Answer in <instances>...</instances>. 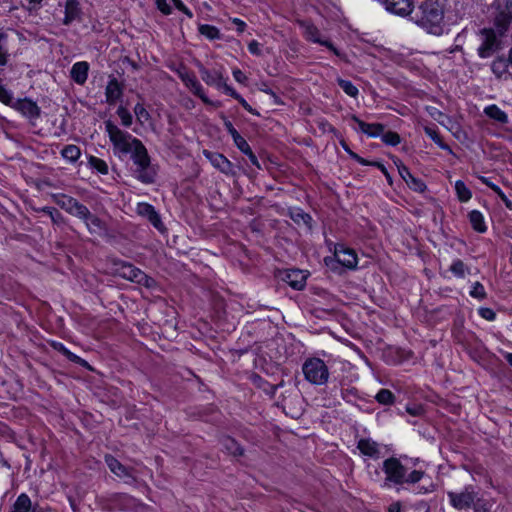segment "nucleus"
I'll use <instances>...</instances> for the list:
<instances>
[{
  "mask_svg": "<svg viewBox=\"0 0 512 512\" xmlns=\"http://www.w3.org/2000/svg\"><path fill=\"white\" fill-rule=\"evenodd\" d=\"M411 20L430 34L440 36L444 32V9L438 0H424L411 13Z\"/></svg>",
  "mask_w": 512,
  "mask_h": 512,
  "instance_id": "nucleus-1",
  "label": "nucleus"
},
{
  "mask_svg": "<svg viewBox=\"0 0 512 512\" xmlns=\"http://www.w3.org/2000/svg\"><path fill=\"white\" fill-rule=\"evenodd\" d=\"M382 470L386 477L384 480L385 487L391 485L402 486L404 484H416L425 475L424 471L413 470L408 473L407 468L401 463L399 458L390 457L383 461Z\"/></svg>",
  "mask_w": 512,
  "mask_h": 512,
  "instance_id": "nucleus-2",
  "label": "nucleus"
},
{
  "mask_svg": "<svg viewBox=\"0 0 512 512\" xmlns=\"http://www.w3.org/2000/svg\"><path fill=\"white\" fill-rule=\"evenodd\" d=\"M305 379L315 385H323L327 383L329 378V370L325 362L320 358H309L302 366Z\"/></svg>",
  "mask_w": 512,
  "mask_h": 512,
  "instance_id": "nucleus-3",
  "label": "nucleus"
},
{
  "mask_svg": "<svg viewBox=\"0 0 512 512\" xmlns=\"http://www.w3.org/2000/svg\"><path fill=\"white\" fill-rule=\"evenodd\" d=\"M104 124L105 131L107 132L115 150L123 154H128L130 151H132L134 146L132 140L137 139L136 137H133L128 132L122 131L111 120H106Z\"/></svg>",
  "mask_w": 512,
  "mask_h": 512,
  "instance_id": "nucleus-4",
  "label": "nucleus"
},
{
  "mask_svg": "<svg viewBox=\"0 0 512 512\" xmlns=\"http://www.w3.org/2000/svg\"><path fill=\"white\" fill-rule=\"evenodd\" d=\"M478 488L473 485H466L459 491H448L447 497L450 505L458 511H469V507L478 492Z\"/></svg>",
  "mask_w": 512,
  "mask_h": 512,
  "instance_id": "nucleus-5",
  "label": "nucleus"
},
{
  "mask_svg": "<svg viewBox=\"0 0 512 512\" xmlns=\"http://www.w3.org/2000/svg\"><path fill=\"white\" fill-rule=\"evenodd\" d=\"M105 464L109 470L118 478L122 479L124 483L132 485L136 483L135 469L123 465L117 458L111 454H106L104 457Z\"/></svg>",
  "mask_w": 512,
  "mask_h": 512,
  "instance_id": "nucleus-6",
  "label": "nucleus"
},
{
  "mask_svg": "<svg viewBox=\"0 0 512 512\" xmlns=\"http://www.w3.org/2000/svg\"><path fill=\"white\" fill-rule=\"evenodd\" d=\"M482 43L478 47L477 52L480 58L491 57L500 47L496 33L492 28H483L480 30Z\"/></svg>",
  "mask_w": 512,
  "mask_h": 512,
  "instance_id": "nucleus-7",
  "label": "nucleus"
},
{
  "mask_svg": "<svg viewBox=\"0 0 512 512\" xmlns=\"http://www.w3.org/2000/svg\"><path fill=\"white\" fill-rule=\"evenodd\" d=\"M297 23L300 26V28L303 29V34L306 40L323 45L327 47L329 50H331L335 55H340L338 49L333 45L332 42L328 40H322L320 38L321 33L319 29L311 21L298 20Z\"/></svg>",
  "mask_w": 512,
  "mask_h": 512,
  "instance_id": "nucleus-8",
  "label": "nucleus"
},
{
  "mask_svg": "<svg viewBox=\"0 0 512 512\" xmlns=\"http://www.w3.org/2000/svg\"><path fill=\"white\" fill-rule=\"evenodd\" d=\"M136 213L138 216L149 221L150 224L159 232L164 233L167 230L162 222L160 214L156 211L153 205L147 202H139L136 206Z\"/></svg>",
  "mask_w": 512,
  "mask_h": 512,
  "instance_id": "nucleus-9",
  "label": "nucleus"
},
{
  "mask_svg": "<svg viewBox=\"0 0 512 512\" xmlns=\"http://www.w3.org/2000/svg\"><path fill=\"white\" fill-rule=\"evenodd\" d=\"M117 273L120 277L124 279H127L138 284H143L147 287L150 286L149 281H152V279L149 278L143 271L127 262L119 263Z\"/></svg>",
  "mask_w": 512,
  "mask_h": 512,
  "instance_id": "nucleus-10",
  "label": "nucleus"
},
{
  "mask_svg": "<svg viewBox=\"0 0 512 512\" xmlns=\"http://www.w3.org/2000/svg\"><path fill=\"white\" fill-rule=\"evenodd\" d=\"M394 163L397 166L399 175L411 190L419 193L426 190V184L421 179L414 177L410 169L400 159L396 158Z\"/></svg>",
  "mask_w": 512,
  "mask_h": 512,
  "instance_id": "nucleus-11",
  "label": "nucleus"
},
{
  "mask_svg": "<svg viewBox=\"0 0 512 512\" xmlns=\"http://www.w3.org/2000/svg\"><path fill=\"white\" fill-rule=\"evenodd\" d=\"M203 155L207 160H209L212 166L218 169L221 173H224L226 175L235 174L234 165L223 154L209 150H203Z\"/></svg>",
  "mask_w": 512,
  "mask_h": 512,
  "instance_id": "nucleus-12",
  "label": "nucleus"
},
{
  "mask_svg": "<svg viewBox=\"0 0 512 512\" xmlns=\"http://www.w3.org/2000/svg\"><path fill=\"white\" fill-rule=\"evenodd\" d=\"M334 255L342 266L348 269L356 268L358 258L353 249L346 247L344 244L337 243L334 246Z\"/></svg>",
  "mask_w": 512,
  "mask_h": 512,
  "instance_id": "nucleus-13",
  "label": "nucleus"
},
{
  "mask_svg": "<svg viewBox=\"0 0 512 512\" xmlns=\"http://www.w3.org/2000/svg\"><path fill=\"white\" fill-rule=\"evenodd\" d=\"M13 109L17 110L24 117L30 121L38 119L41 114V109L35 101L30 98L18 99L14 102Z\"/></svg>",
  "mask_w": 512,
  "mask_h": 512,
  "instance_id": "nucleus-14",
  "label": "nucleus"
},
{
  "mask_svg": "<svg viewBox=\"0 0 512 512\" xmlns=\"http://www.w3.org/2000/svg\"><path fill=\"white\" fill-rule=\"evenodd\" d=\"M385 6V9L395 15L406 17L413 12L412 0H378Z\"/></svg>",
  "mask_w": 512,
  "mask_h": 512,
  "instance_id": "nucleus-15",
  "label": "nucleus"
},
{
  "mask_svg": "<svg viewBox=\"0 0 512 512\" xmlns=\"http://www.w3.org/2000/svg\"><path fill=\"white\" fill-rule=\"evenodd\" d=\"M134 175L143 184H153L156 180L157 169L151 164V160L135 165Z\"/></svg>",
  "mask_w": 512,
  "mask_h": 512,
  "instance_id": "nucleus-16",
  "label": "nucleus"
},
{
  "mask_svg": "<svg viewBox=\"0 0 512 512\" xmlns=\"http://www.w3.org/2000/svg\"><path fill=\"white\" fill-rule=\"evenodd\" d=\"M350 120L353 121L355 124H357L360 132L366 134L368 137L371 138H377L380 137L384 130L385 125L381 123H366L365 121L361 120L357 115H351Z\"/></svg>",
  "mask_w": 512,
  "mask_h": 512,
  "instance_id": "nucleus-17",
  "label": "nucleus"
},
{
  "mask_svg": "<svg viewBox=\"0 0 512 512\" xmlns=\"http://www.w3.org/2000/svg\"><path fill=\"white\" fill-rule=\"evenodd\" d=\"M132 497L125 493H111L103 498L104 507L109 510H125Z\"/></svg>",
  "mask_w": 512,
  "mask_h": 512,
  "instance_id": "nucleus-18",
  "label": "nucleus"
},
{
  "mask_svg": "<svg viewBox=\"0 0 512 512\" xmlns=\"http://www.w3.org/2000/svg\"><path fill=\"white\" fill-rule=\"evenodd\" d=\"M179 76L185 86L189 88L194 95L199 97L205 103L209 102L201 83L192 72H182Z\"/></svg>",
  "mask_w": 512,
  "mask_h": 512,
  "instance_id": "nucleus-19",
  "label": "nucleus"
},
{
  "mask_svg": "<svg viewBox=\"0 0 512 512\" xmlns=\"http://www.w3.org/2000/svg\"><path fill=\"white\" fill-rule=\"evenodd\" d=\"M307 272L300 269H289L285 272L283 280L294 290H302L306 285Z\"/></svg>",
  "mask_w": 512,
  "mask_h": 512,
  "instance_id": "nucleus-20",
  "label": "nucleus"
},
{
  "mask_svg": "<svg viewBox=\"0 0 512 512\" xmlns=\"http://www.w3.org/2000/svg\"><path fill=\"white\" fill-rule=\"evenodd\" d=\"M199 73L201 79L209 86H215L217 89H221V86L224 85V77L220 70L213 69L209 70L205 68L202 64L198 65Z\"/></svg>",
  "mask_w": 512,
  "mask_h": 512,
  "instance_id": "nucleus-21",
  "label": "nucleus"
},
{
  "mask_svg": "<svg viewBox=\"0 0 512 512\" xmlns=\"http://www.w3.org/2000/svg\"><path fill=\"white\" fill-rule=\"evenodd\" d=\"M123 85L117 80V78L111 76L105 88L106 102L109 105L115 104L123 96Z\"/></svg>",
  "mask_w": 512,
  "mask_h": 512,
  "instance_id": "nucleus-22",
  "label": "nucleus"
},
{
  "mask_svg": "<svg viewBox=\"0 0 512 512\" xmlns=\"http://www.w3.org/2000/svg\"><path fill=\"white\" fill-rule=\"evenodd\" d=\"M359 451L374 460L381 457L380 445L371 438H362L357 443Z\"/></svg>",
  "mask_w": 512,
  "mask_h": 512,
  "instance_id": "nucleus-23",
  "label": "nucleus"
},
{
  "mask_svg": "<svg viewBox=\"0 0 512 512\" xmlns=\"http://www.w3.org/2000/svg\"><path fill=\"white\" fill-rule=\"evenodd\" d=\"M63 24L68 26L74 21L81 20L82 10L78 0H67L65 3Z\"/></svg>",
  "mask_w": 512,
  "mask_h": 512,
  "instance_id": "nucleus-24",
  "label": "nucleus"
},
{
  "mask_svg": "<svg viewBox=\"0 0 512 512\" xmlns=\"http://www.w3.org/2000/svg\"><path fill=\"white\" fill-rule=\"evenodd\" d=\"M89 68V63L86 61L74 63L70 70L71 79L78 85L85 84L88 78Z\"/></svg>",
  "mask_w": 512,
  "mask_h": 512,
  "instance_id": "nucleus-25",
  "label": "nucleus"
},
{
  "mask_svg": "<svg viewBox=\"0 0 512 512\" xmlns=\"http://www.w3.org/2000/svg\"><path fill=\"white\" fill-rule=\"evenodd\" d=\"M11 512H40V508L38 505H32L26 493H21L12 505Z\"/></svg>",
  "mask_w": 512,
  "mask_h": 512,
  "instance_id": "nucleus-26",
  "label": "nucleus"
},
{
  "mask_svg": "<svg viewBox=\"0 0 512 512\" xmlns=\"http://www.w3.org/2000/svg\"><path fill=\"white\" fill-rule=\"evenodd\" d=\"M91 234L105 235L108 231L107 225L98 216L89 211V216L83 220Z\"/></svg>",
  "mask_w": 512,
  "mask_h": 512,
  "instance_id": "nucleus-27",
  "label": "nucleus"
},
{
  "mask_svg": "<svg viewBox=\"0 0 512 512\" xmlns=\"http://www.w3.org/2000/svg\"><path fill=\"white\" fill-rule=\"evenodd\" d=\"M493 507L494 501L490 498H485L480 493V490H478L469 510H471V512H493Z\"/></svg>",
  "mask_w": 512,
  "mask_h": 512,
  "instance_id": "nucleus-28",
  "label": "nucleus"
},
{
  "mask_svg": "<svg viewBox=\"0 0 512 512\" xmlns=\"http://www.w3.org/2000/svg\"><path fill=\"white\" fill-rule=\"evenodd\" d=\"M132 143L134 146L129 153H131V158L135 165L151 160L146 147L139 139H133Z\"/></svg>",
  "mask_w": 512,
  "mask_h": 512,
  "instance_id": "nucleus-29",
  "label": "nucleus"
},
{
  "mask_svg": "<svg viewBox=\"0 0 512 512\" xmlns=\"http://www.w3.org/2000/svg\"><path fill=\"white\" fill-rule=\"evenodd\" d=\"M222 448L230 455L242 456L244 454V448L232 437L223 436L220 439Z\"/></svg>",
  "mask_w": 512,
  "mask_h": 512,
  "instance_id": "nucleus-30",
  "label": "nucleus"
},
{
  "mask_svg": "<svg viewBox=\"0 0 512 512\" xmlns=\"http://www.w3.org/2000/svg\"><path fill=\"white\" fill-rule=\"evenodd\" d=\"M512 23V14L510 11H500L494 19V25L500 35H503Z\"/></svg>",
  "mask_w": 512,
  "mask_h": 512,
  "instance_id": "nucleus-31",
  "label": "nucleus"
},
{
  "mask_svg": "<svg viewBox=\"0 0 512 512\" xmlns=\"http://www.w3.org/2000/svg\"><path fill=\"white\" fill-rule=\"evenodd\" d=\"M289 217L296 223V224H304L307 228H312V222L313 219L310 214L306 213L301 208H293L289 210Z\"/></svg>",
  "mask_w": 512,
  "mask_h": 512,
  "instance_id": "nucleus-32",
  "label": "nucleus"
},
{
  "mask_svg": "<svg viewBox=\"0 0 512 512\" xmlns=\"http://www.w3.org/2000/svg\"><path fill=\"white\" fill-rule=\"evenodd\" d=\"M468 218L472 228L478 233L487 231V226L484 221L483 214L478 210H472L468 214Z\"/></svg>",
  "mask_w": 512,
  "mask_h": 512,
  "instance_id": "nucleus-33",
  "label": "nucleus"
},
{
  "mask_svg": "<svg viewBox=\"0 0 512 512\" xmlns=\"http://www.w3.org/2000/svg\"><path fill=\"white\" fill-rule=\"evenodd\" d=\"M484 113L489 118H491V119H493V120H495V121H497V122H499L501 124L508 123V115L506 114V112L501 110L495 104H492V105H489V106L485 107Z\"/></svg>",
  "mask_w": 512,
  "mask_h": 512,
  "instance_id": "nucleus-34",
  "label": "nucleus"
},
{
  "mask_svg": "<svg viewBox=\"0 0 512 512\" xmlns=\"http://www.w3.org/2000/svg\"><path fill=\"white\" fill-rule=\"evenodd\" d=\"M236 145V147L243 153L245 154L251 164L255 167H257L258 169H261V165L256 157V155L254 154V152L252 151L250 145L248 144V142L243 138L241 137L236 143H234Z\"/></svg>",
  "mask_w": 512,
  "mask_h": 512,
  "instance_id": "nucleus-35",
  "label": "nucleus"
},
{
  "mask_svg": "<svg viewBox=\"0 0 512 512\" xmlns=\"http://www.w3.org/2000/svg\"><path fill=\"white\" fill-rule=\"evenodd\" d=\"M198 31L201 35L205 36L209 40L221 39V32L216 26L209 24H200L198 26Z\"/></svg>",
  "mask_w": 512,
  "mask_h": 512,
  "instance_id": "nucleus-36",
  "label": "nucleus"
},
{
  "mask_svg": "<svg viewBox=\"0 0 512 512\" xmlns=\"http://www.w3.org/2000/svg\"><path fill=\"white\" fill-rule=\"evenodd\" d=\"M53 201L63 210H65L67 213L69 210H71L72 205L76 198L65 195V194H53L52 195Z\"/></svg>",
  "mask_w": 512,
  "mask_h": 512,
  "instance_id": "nucleus-37",
  "label": "nucleus"
},
{
  "mask_svg": "<svg viewBox=\"0 0 512 512\" xmlns=\"http://www.w3.org/2000/svg\"><path fill=\"white\" fill-rule=\"evenodd\" d=\"M61 155L66 160L70 161L71 163H74L79 159V157L81 155V150L78 146L70 144V145H66L62 149Z\"/></svg>",
  "mask_w": 512,
  "mask_h": 512,
  "instance_id": "nucleus-38",
  "label": "nucleus"
},
{
  "mask_svg": "<svg viewBox=\"0 0 512 512\" xmlns=\"http://www.w3.org/2000/svg\"><path fill=\"white\" fill-rule=\"evenodd\" d=\"M425 134L430 137V139L437 144L441 149L451 151L450 147L445 144L442 140L441 135L439 134L436 127H428L424 128Z\"/></svg>",
  "mask_w": 512,
  "mask_h": 512,
  "instance_id": "nucleus-39",
  "label": "nucleus"
},
{
  "mask_svg": "<svg viewBox=\"0 0 512 512\" xmlns=\"http://www.w3.org/2000/svg\"><path fill=\"white\" fill-rule=\"evenodd\" d=\"M455 191L460 202H467L472 197L470 189L461 180L455 182Z\"/></svg>",
  "mask_w": 512,
  "mask_h": 512,
  "instance_id": "nucleus-40",
  "label": "nucleus"
},
{
  "mask_svg": "<svg viewBox=\"0 0 512 512\" xmlns=\"http://www.w3.org/2000/svg\"><path fill=\"white\" fill-rule=\"evenodd\" d=\"M509 63L505 58L499 57L492 62L491 70L497 78H501L508 70Z\"/></svg>",
  "mask_w": 512,
  "mask_h": 512,
  "instance_id": "nucleus-41",
  "label": "nucleus"
},
{
  "mask_svg": "<svg viewBox=\"0 0 512 512\" xmlns=\"http://www.w3.org/2000/svg\"><path fill=\"white\" fill-rule=\"evenodd\" d=\"M395 399V395L389 389H380L375 395V400L382 405H392Z\"/></svg>",
  "mask_w": 512,
  "mask_h": 512,
  "instance_id": "nucleus-42",
  "label": "nucleus"
},
{
  "mask_svg": "<svg viewBox=\"0 0 512 512\" xmlns=\"http://www.w3.org/2000/svg\"><path fill=\"white\" fill-rule=\"evenodd\" d=\"M449 271L457 278H464L469 269L461 259H456L452 262Z\"/></svg>",
  "mask_w": 512,
  "mask_h": 512,
  "instance_id": "nucleus-43",
  "label": "nucleus"
},
{
  "mask_svg": "<svg viewBox=\"0 0 512 512\" xmlns=\"http://www.w3.org/2000/svg\"><path fill=\"white\" fill-rule=\"evenodd\" d=\"M89 209L80 203L77 199L74 201L71 210H69V214L78 217L81 220L87 218L89 216Z\"/></svg>",
  "mask_w": 512,
  "mask_h": 512,
  "instance_id": "nucleus-44",
  "label": "nucleus"
},
{
  "mask_svg": "<svg viewBox=\"0 0 512 512\" xmlns=\"http://www.w3.org/2000/svg\"><path fill=\"white\" fill-rule=\"evenodd\" d=\"M88 163L91 168L95 169L100 174H102V175L108 174V165L104 160H102L98 157H95V156H90Z\"/></svg>",
  "mask_w": 512,
  "mask_h": 512,
  "instance_id": "nucleus-45",
  "label": "nucleus"
},
{
  "mask_svg": "<svg viewBox=\"0 0 512 512\" xmlns=\"http://www.w3.org/2000/svg\"><path fill=\"white\" fill-rule=\"evenodd\" d=\"M339 87L349 96L356 97L359 93L358 88L349 80L337 79Z\"/></svg>",
  "mask_w": 512,
  "mask_h": 512,
  "instance_id": "nucleus-46",
  "label": "nucleus"
},
{
  "mask_svg": "<svg viewBox=\"0 0 512 512\" xmlns=\"http://www.w3.org/2000/svg\"><path fill=\"white\" fill-rule=\"evenodd\" d=\"M40 211L47 214L56 225H60L64 222L63 215L54 207L45 206L41 208Z\"/></svg>",
  "mask_w": 512,
  "mask_h": 512,
  "instance_id": "nucleus-47",
  "label": "nucleus"
},
{
  "mask_svg": "<svg viewBox=\"0 0 512 512\" xmlns=\"http://www.w3.org/2000/svg\"><path fill=\"white\" fill-rule=\"evenodd\" d=\"M383 143L389 146H397L401 142V137L394 131H385L380 136Z\"/></svg>",
  "mask_w": 512,
  "mask_h": 512,
  "instance_id": "nucleus-48",
  "label": "nucleus"
},
{
  "mask_svg": "<svg viewBox=\"0 0 512 512\" xmlns=\"http://www.w3.org/2000/svg\"><path fill=\"white\" fill-rule=\"evenodd\" d=\"M470 296L478 300H484L487 297V293L480 282H475L472 285Z\"/></svg>",
  "mask_w": 512,
  "mask_h": 512,
  "instance_id": "nucleus-49",
  "label": "nucleus"
},
{
  "mask_svg": "<svg viewBox=\"0 0 512 512\" xmlns=\"http://www.w3.org/2000/svg\"><path fill=\"white\" fill-rule=\"evenodd\" d=\"M116 113L121 119L123 126L130 127L132 125V114L125 107L119 106Z\"/></svg>",
  "mask_w": 512,
  "mask_h": 512,
  "instance_id": "nucleus-50",
  "label": "nucleus"
},
{
  "mask_svg": "<svg viewBox=\"0 0 512 512\" xmlns=\"http://www.w3.org/2000/svg\"><path fill=\"white\" fill-rule=\"evenodd\" d=\"M64 356L69 361L76 363V364L80 365L81 367L86 368L89 371H93V368L90 366V364L85 359L79 357L78 355L74 354L70 350H68Z\"/></svg>",
  "mask_w": 512,
  "mask_h": 512,
  "instance_id": "nucleus-51",
  "label": "nucleus"
},
{
  "mask_svg": "<svg viewBox=\"0 0 512 512\" xmlns=\"http://www.w3.org/2000/svg\"><path fill=\"white\" fill-rule=\"evenodd\" d=\"M0 101L3 104L10 106V107H12L15 102L13 93L10 90L6 89L1 84H0Z\"/></svg>",
  "mask_w": 512,
  "mask_h": 512,
  "instance_id": "nucleus-52",
  "label": "nucleus"
},
{
  "mask_svg": "<svg viewBox=\"0 0 512 512\" xmlns=\"http://www.w3.org/2000/svg\"><path fill=\"white\" fill-rule=\"evenodd\" d=\"M221 118L223 119V124L226 131L231 135L233 142L236 143L242 136L234 128L232 122L228 120L226 116L222 115Z\"/></svg>",
  "mask_w": 512,
  "mask_h": 512,
  "instance_id": "nucleus-53",
  "label": "nucleus"
},
{
  "mask_svg": "<svg viewBox=\"0 0 512 512\" xmlns=\"http://www.w3.org/2000/svg\"><path fill=\"white\" fill-rule=\"evenodd\" d=\"M134 113L138 119V121H140L141 123L143 122H146L150 119V114L149 112L146 110V108L140 104V103H137L134 107Z\"/></svg>",
  "mask_w": 512,
  "mask_h": 512,
  "instance_id": "nucleus-54",
  "label": "nucleus"
},
{
  "mask_svg": "<svg viewBox=\"0 0 512 512\" xmlns=\"http://www.w3.org/2000/svg\"><path fill=\"white\" fill-rule=\"evenodd\" d=\"M7 40V35L4 33L0 34V65L4 66L7 64V57L8 52L7 49L4 47V44Z\"/></svg>",
  "mask_w": 512,
  "mask_h": 512,
  "instance_id": "nucleus-55",
  "label": "nucleus"
},
{
  "mask_svg": "<svg viewBox=\"0 0 512 512\" xmlns=\"http://www.w3.org/2000/svg\"><path fill=\"white\" fill-rule=\"evenodd\" d=\"M491 189L500 197V199L503 201L504 205L512 210V202L507 198L505 193L502 191V189L498 185H491Z\"/></svg>",
  "mask_w": 512,
  "mask_h": 512,
  "instance_id": "nucleus-56",
  "label": "nucleus"
},
{
  "mask_svg": "<svg viewBox=\"0 0 512 512\" xmlns=\"http://www.w3.org/2000/svg\"><path fill=\"white\" fill-rule=\"evenodd\" d=\"M479 315L488 320V321H494L496 319V313L488 307H481L478 310Z\"/></svg>",
  "mask_w": 512,
  "mask_h": 512,
  "instance_id": "nucleus-57",
  "label": "nucleus"
},
{
  "mask_svg": "<svg viewBox=\"0 0 512 512\" xmlns=\"http://www.w3.org/2000/svg\"><path fill=\"white\" fill-rule=\"evenodd\" d=\"M176 9L184 13L188 18L193 17L192 11L183 3L182 0H171Z\"/></svg>",
  "mask_w": 512,
  "mask_h": 512,
  "instance_id": "nucleus-58",
  "label": "nucleus"
},
{
  "mask_svg": "<svg viewBox=\"0 0 512 512\" xmlns=\"http://www.w3.org/2000/svg\"><path fill=\"white\" fill-rule=\"evenodd\" d=\"M158 10L164 15H170L172 13V8L167 3V0H156L155 1Z\"/></svg>",
  "mask_w": 512,
  "mask_h": 512,
  "instance_id": "nucleus-59",
  "label": "nucleus"
},
{
  "mask_svg": "<svg viewBox=\"0 0 512 512\" xmlns=\"http://www.w3.org/2000/svg\"><path fill=\"white\" fill-rule=\"evenodd\" d=\"M369 166L377 167L383 173V175L385 176V178L388 181V183L390 185L392 184V177L389 174V172L387 171L386 167L381 162H379V161H372Z\"/></svg>",
  "mask_w": 512,
  "mask_h": 512,
  "instance_id": "nucleus-60",
  "label": "nucleus"
},
{
  "mask_svg": "<svg viewBox=\"0 0 512 512\" xmlns=\"http://www.w3.org/2000/svg\"><path fill=\"white\" fill-rule=\"evenodd\" d=\"M221 89H223L224 93L230 95L235 100H238L241 97V95L233 87L226 83V80L224 81V85L221 86Z\"/></svg>",
  "mask_w": 512,
  "mask_h": 512,
  "instance_id": "nucleus-61",
  "label": "nucleus"
},
{
  "mask_svg": "<svg viewBox=\"0 0 512 512\" xmlns=\"http://www.w3.org/2000/svg\"><path fill=\"white\" fill-rule=\"evenodd\" d=\"M406 411L412 416H421L424 413L421 405L407 406Z\"/></svg>",
  "mask_w": 512,
  "mask_h": 512,
  "instance_id": "nucleus-62",
  "label": "nucleus"
},
{
  "mask_svg": "<svg viewBox=\"0 0 512 512\" xmlns=\"http://www.w3.org/2000/svg\"><path fill=\"white\" fill-rule=\"evenodd\" d=\"M237 101L249 113L256 115V116L260 115L259 112L256 109L252 108L251 105L242 96Z\"/></svg>",
  "mask_w": 512,
  "mask_h": 512,
  "instance_id": "nucleus-63",
  "label": "nucleus"
},
{
  "mask_svg": "<svg viewBox=\"0 0 512 512\" xmlns=\"http://www.w3.org/2000/svg\"><path fill=\"white\" fill-rule=\"evenodd\" d=\"M232 74L238 83L244 84L247 81V76L240 69H234Z\"/></svg>",
  "mask_w": 512,
  "mask_h": 512,
  "instance_id": "nucleus-64",
  "label": "nucleus"
}]
</instances>
